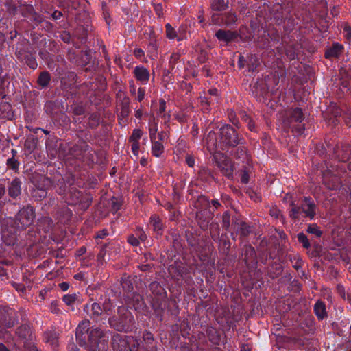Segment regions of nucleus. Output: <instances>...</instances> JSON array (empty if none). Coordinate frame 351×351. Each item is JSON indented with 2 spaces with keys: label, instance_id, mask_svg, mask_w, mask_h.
<instances>
[{
  "label": "nucleus",
  "instance_id": "obj_1",
  "mask_svg": "<svg viewBox=\"0 0 351 351\" xmlns=\"http://www.w3.org/2000/svg\"><path fill=\"white\" fill-rule=\"evenodd\" d=\"M90 322H80L75 330L76 341L87 351H108V336L99 328L90 329Z\"/></svg>",
  "mask_w": 351,
  "mask_h": 351
},
{
  "label": "nucleus",
  "instance_id": "obj_2",
  "mask_svg": "<svg viewBox=\"0 0 351 351\" xmlns=\"http://www.w3.org/2000/svg\"><path fill=\"white\" fill-rule=\"evenodd\" d=\"M217 134L218 137L215 131L210 130L205 138L207 149L210 154L217 146L223 150H228L237 145L245 144V138L230 124L221 126Z\"/></svg>",
  "mask_w": 351,
  "mask_h": 351
},
{
  "label": "nucleus",
  "instance_id": "obj_3",
  "mask_svg": "<svg viewBox=\"0 0 351 351\" xmlns=\"http://www.w3.org/2000/svg\"><path fill=\"white\" fill-rule=\"evenodd\" d=\"M289 206V216L295 221L299 220L301 216L313 220L317 214V204L309 196L302 197L299 204H295L294 201L291 200Z\"/></svg>",
  "mask_w": 351,
  "mask_h": 351
},
{
  "label": "nucleus",
  "instance_id": "obj_4",
  "mask_svg": "<svg viewBox=\"0 0 351 351\" xmlns=\"http://www.w3.org/2000/svg\"><path fill=\"white\" fill-rule=\"evenodd\" d=\"M66 156L77 160L89 167H93L96 162L95 152L85 141H80L73 145H69Z\"/></svg>",
  "mask_w": 351,
  "mask_h": 351
},
{
  "label": "nucleus",
  "instance_id": "obj_5",
  "mask_svg": "<svg viewBox=\"0 0 351 351\" xmlns=\"http://www.w3.org/2000/svg\"><path fill=\"white\" fill-rule=\"evenodd\" d=\"M110 327L121 332H132L136 327V321L132 313L125 306L117 308V316L108 318Z\"/></svg>",
  "mask_w": 351,
  "mask_h": 351
},
{
  "label": "nucleus",
  "instance_id": "obj_6",
  "mask_svg": "<svg viewBox=\"0 0 351 351\" xmlns=\"http://www.w3.org/2000/svg\"><path fill=\"white\" fill-rule=\"evenodd\" d=\"M152 293V306L156 317L162 321L164 311L167 302V293L165 288L157 281L152 282L149 285Z\"/></svg>",
  "mask_w": 351,
  "mask_h": 351
},
{
  "label": "nucleus",
  "instance_id": "obj_7",
  "mask_svg": "<svg viewBox=\"0 0 351 351\" xmlns=\"http://www.w3.org/2000/svg\"><path fill=\"white\" fill-rule=\"evenodd\" d=\"M304 117L301 108L292 107L287 110L283 118V125L291 130L297 136L302 135L305 130Z\"/></svg>",
  "mask_w": 351,
  "mask_h": 351
},
{
  "label": "nucleus",
  "instance_id": "obj_8",
  "mask_svg": "<svg viewBox=\"0 0 351 351\" xmlns=\"http://www.w3.org/2000/svg\"><path fill=\"white\" fill-rule=\"evenodd\" d=\"M238 15L232 10L210 14L209 25L234 28L237 26Z\"/></svg>",
  "mask_w": 351,
  "mask_h": 351
},
{
  "label": "nucleus",
  "instance_id": "obj_9",
  "mask_svg": "<svg viewBox=\"0 0 351 351\" xmlns=\"http://www.w3.org/2000/svg\"><path fill=\"white\" fill-rule=\"evenodd\" d=\"M36 211L34 206L28 204L23 206L15 215V223L22 230L29 227L34 221Z\"/></svg>",
  "mask_w": 351,
  "mask_h": 351
},
{
  "label": "nucleus",
  "instance_id": "obj_10",
  "mask_svg": "<svg viewBox=\"0 0 351 351\" xmlns=\"http://www.w3.org/2000/svg\"><path fill=\"white\" fill-rule=\"evenodd\" d=\"M294 0H283L282 3L274 4L271 14L276 23L278 25L283 23L285 17L289 15L295 7Z\"/></svg>",
  "mask_w": 351,
  "mask_h": 351
},
{
  "label": "nucleus",
  "instance_id": "obj_11",
  "mask_svg": "<svg viewBox=\"0 0 351 351\" xmlns=\"http://www.w3.org/2000/svg\"><path fill=\"white\" fill-rule=\"evenodd\" d=\"M84 183L75 178L73 174H66L64 178H60L57 181L55 188L56 193L60 195H66L69 189L73 186L82 187Z\"/></svg>",
  "mask_w": 351,
  "mask_h": 351
},
{
  "label": "nucleus",
  "instance_id": "obj_12",
  "mask_svg": "<svg viewBox=\"0 0 351 351\" xmlns=\"http://www.w3.org/2000/svg\"><path fill=\"white\" fill-rule=\"evenodd\" d=\"M86 3H82L80 0H59L60 7L71 15H77L81 12H86L89 2L84 0Z\"/></svg>",
  "mask_w": 351,
  "mask_h": 351
},
{
  "label": "nucleus",
  "instance_id": "obj_13",
  "mask_svg": "<svg viewBox=\"0 0 351 351\" xmlns=\"http://www.w3.org/2000/svg\"><path fill=\"white\" fill-rule=\"evenodd\" d=\"M20 14L22 16L27 19V21L31 23L34 28L43 21V16L36 12L32 5L27 4L25 1L22 3Z\"/></svg>",
  "mask_w": 351,
  "mask_h": 351
},
{
  "label": "nucleus",
  "instance_id": "obj_14",
  "mask_svg": "<svg viewBox=\"0 0 351 351\" xmlns=\"http://www.w3.org/2000/svg\"><path fill=\"white\" fill-rule=\"evenodd\" d=\"M326 170L321 169L322 173V183L329 190H337L341 186V180L340 178L332 173L329 169L328 165L326 162Z\"/></svg>",
  "mask_w": 351,
  "mask_h": 351
},
{
  "label": "nucleus",
  "instance_id": "obj_15",
  "mask_svg": "<svg viewBox=\"0 0 351 351\" xmlns=\"http://www.w3.org/2000/svg\"><path fill=\"white\" fill-rule=\"evenodd\" d=\"M241 259L249 269H255L258 261L254 247L251 245H245L241 249Z\"/></svg>",
  "mask_w": 351,
  "mask_h": 351
},
{
  "label": "nucleus",
  "instance_id": "obj_16",
  "mask_svg": "<svg viewBox=\"0 0 351 351\" xmlns=\"http://www.w3.org/2000/svg\"><path fill=\"white\" fill-rule=\"evenodd\" d=\"M147 240V235L141 226H136L133 232L130 233L126 237L127 243L134 248L139 247L141 243H143Z\"/></svg>",
  "mask_w": 351,
  "mask_h": 351
},
{
  "label": "nucleus",
  "instance_id": "obj_17",
  "mask_svg": "<svg viewBox=\"0 0 351 351\" xmlns=\"http://www.w3.org/2000/svg\"><path fill=\"white\" fill-rule=\"evenodd\" d=\"M51 184L50 179L46 177L41 178L40 183L35 184L31 191L32 197L35 201H40L47 195L48 187Z\"/></svg>",
  "mask_w": 351,
  "mask_h": 351
},
{
  "label": "nucleus",
  "instance_id": "obj_18",
  "mask_svg": "<svg viewBox=\"0 0 351 351\" xmlns=\"http://www.w3.org/2000/svg\"><path fill=\"white\" fill-rule=\"evenodd\" d=\"M217 167L221 173L228 179H233L234 165L231 160L222 156L221 160H218L217 156H214Z\"/></svg>",
  "mask_w": 351,
  "mask_h": 351
},
{
  "label": "nucleus",
  "instance_id": "obj_19",
  "mask_svg": "<svg viewBox=\"0 0 351 351\" xmlns=\"http://www.w3.org/2000/svg\"><path fill=\"white\" fill-rule=\"evenodd\" d=\"M84 311L93 321L98 322L105 321L101 304L98 302L87 303L84 306Z\"/></svg>",
  "mask_w": 351,
  "mask_h": 351
},
{
  "label": "nucleus",
  "instance_id": "obj_20",
  "mask_svg": "<svg viewBox=\"0 0 351 351\" xmlns=\"http://www.w3.org/2000/svg\"><path fill=\"white\" fill-rule=\"evenodd\" d=\"M168 271L172 278L176 282L182 280L188 274V269L181 261H175L169 266Z\"/></svg>",
  "mask_w": 351,
  "mask_h": 351
},
{
  "label": "nucleus",
  "instance_id": "obj_21",
  "mask_svg": "<svg viewBox=\"0 0 351 351\" xmlns=\"http://www.w3.org/2000/svg\"><path fill=\"white\" fill-rule=\"evenodd\" d=\"M215 36L221 45H228L240 37V35L236 31L219 29L215 32Z\"/></svg>",
  "mask_w": 351,
  "mask_h": 351
},
{
  "label": "nucleus",
  "instance_id": "obj_22",
  "mask_svg": "<svg viewBox=\"0 0 351 351\" xmlns=\"http://www.w3.org/2000/svg\"><path fill=\"white\" fill-rule=\"evenodd\" d=\"M126 308L135 309L136 311L143 310L145 307V302L143 296L137 293L133 292L127 295L125 298Z\"/></svg>",
  "mask_w": 351,
  "mask_h": 351
},
{
  "label": "nucleus",
  "instance_id": "obj_23",
  "mask_svg": "<svg viewBox=\"0 0 351 351\" xmlns=\"http://www.w3.org/2000/svg\"><path fill=\"white\" fill-rule=\"evenodd\" d=\"M142 344H145L143 339H138L137 337H126L125 341H123L119 346L124 347V351H141Z\"/></svg>",
  "mask_w": 351,
  "mask_h": 351
},
{
  "label": "nucleus",
  "instance_id": "obj_24",
  "mask_svg": "<svg viewBox=\"0 0 351 351\" xmlns=\"http://www.w3.org/2000/svg\"><path fill=\"white\" fill-rule=\"evenodd\" d=\"M1 239L7 245L13 246L18 242L17 229L15 227H7L2 230Z\"/></svg>",
  "mask_w": 351,
  "mask_h": 351
},
{
  "label": "nucleus",
  "instance_id": "obj_25",
  "mask_svg": "<svg viewBox=\"0 0 351 351\" xmlns=\"http://www.w3.org/2000/svg\"><path fill=\"white\" fill-rule=\"evenodd\" d=\"M334 156L339 161L346 162L351 160V145L343 144L341 146L337 145L334 148Z\"/></svg>",
  "mask_w": 351,
  "mask_h": 351
},
{
  "label": "nucleus",
  "instance_id": "obj_26",
  "mask_svg": "<svg viewBox=\"0 0 351 351\" xmlns=\"http://www.w3.org/2000/svg\"><path fill=\"white\" fill-rule=\"evenodd\" d=\"M235 232H232L231 236L232 239L235 240L236 236L237 234L240 235V237L242 239L247 237L250 234L252 233L253 226L249 225L245 221H238L235 223L234 226Z\"/></svg>",
  "mask_w": 351,
  "mask_h": 351
},
{
  "label": "nucleus",
  "instance_id": "obj_27",
  "mask_svg": "<svg viewBox=\"0 0 351 351\" xmlns=\"http://www.w3.org/2000/svg\"><path fill=\"white\" fill-rule=\"evenodd\" d=\"M117 98L119 99V106L121 110L119 117L122 119L126 118L130 112V98L124 93H122L121 90H119L117 93Z\"/></svg>",
  "mask_w": 351,
  "mask_h": 351
},
{
  "label": "nucleus",
  "instance_id": "obj_28",
  "mask_svg": "<svg viewBox=\"0 0 351 351\" xmlns=\"http://www.w3.org/2000/svg\"><path fill=\"white\" fill-rule=\"evenodd\" d=\"M343 50L344 46L342 44L334 42L326 49L324 58L328 60L339 58L343 53Z\"/></svg>",
  "mask_w": 351,
  "mask_h": 351
},
{
  "label": "nucleus",
  "instance_id": "obj_29",
  "mask_svg": "<svg viewBox=\"0 0 351 351\" xmlns=\"http://www.w3.org/2000/svg\"><path fill=\"white\" fill-rule=\"evenodd\" d=\"M149 224L153 232L157 236H162L165 228V222L157 214H152L149 217Z\"/></svg>",
  "mask_w": 351,
  "mask_h": 351
},
{
  "label": "nucleus",
  "instance_id": "obj_30",
  "mask_svg": "<svg viewBox=\"0 0 351 351\" xmlns=\"http://www.w3.org/2000/svg\"><path fill=\"white\" fill-rule=\"evenodd\" d=\"M21 184L22 182L19 178L8 182L7 188L9 197L13 199H17L21 194Z\"/></svg>",
  "mask_w": 351,
  "mask_h": 351
},
{
  "label": "nucleus",
  "instance_id": "obj_31",
  "mask_svg": "<svg viewBox=\"0 0 351 351\" xmlns=\"http://www.w3.org/2000/svg\"><path fill=\"white\" fill-rule=\"evenodd\" d=\"M63 108V102L61 100H48L44 106L45 112L50 116H53L58 113Z\"/></svg>",
  "mask_w": 351,
  "mask_h": 351
},
{
  "label": "nucleus",
  "instance_id": "obj_32",
  "mask_svg": "<svg viewBox=\"0 0 351 351\" xmlns=\"http://www.w3.org/2000/svg\"><path fill=\"white\" fill-rule=\"evenodd\" d=\"M48 43V49L49 50L51 51V45L53 44V42H51L50 40L44 38L40 41L39 43L40 49L38 51V56L45 62H49L51 60V54L49 52L47 49H45L46 47H47V45Z\"/></svg>",
  "mask_w": 351,
  "mask_h": 351
},
{
  "label": "nucleus",
  "instance_id": "obj_33",
  "mask_svg": "<svg viewBox=\"0 0 351 351\" xmlns=\"http://www.w3.org/2000/svg\"><path fill=\"white\" fill-rule=\"evenodd\" d=\"M77 187V186L71 187L64 197L65 202L69 205H77L83 196L82 192Z\"/></svg>",
  "mask_w": 351,
  "mask_h": 351
},
{
  "label": "nucleus",
  "instance_id": "obj_34",
  "mask_svg": "<svg viewBox=\"0 0 351 351\" xmlns=\"http://www.w3.org/2000/svg\"><path fill=\"white\" fill-rule=\"evenodd\" d=\"M339 75L341 88L349 90L351 84V69L341 67Z\"/></svg>",
  "mask_w": 351,
  "mask_h": 351
},
{
  "label": "nucleus",
  "instance_id": "obj_35",
  "mask_svg": "<svg viewBox=\"0 0 351 351\" xmlns=\"http://www.w3.org/2000/svg\"><path fill=\"white\" fill-rule=\"evenodd\" d=\"M134 77L142 84H147L149 80V71L143 66H136L133 71Z\"/></svg>",
  "mask_w": 351,
  "mask_h": 351
},
{
  "label": "nucleus",
  "instance_id": "obj_36",
  "mask_svg": "<svg viewBox=\"0 0 351 351\" xmlns=\"http://www.w3.org/2000/svg\"><path fill=\"white\" fill-rule=\"evenodd\" d=\"M25 237V245H29V246L34 245V243L41 242L43 241V237L45 238V236L42 235L41 232L38 231L36 227L31 228L26 233Z\"/></svg>",
  "mask_w": 351,
  "mask_h": 351
},
{
  "label": "nucleus",
  "instance_id": "obj_37",
  "mask_svg": "<svg viewBox=\"0 0 351 351\" xmlns=\"http://www.w3.org/2000/svg\"><path fill=\"white\" fill-rule=\"evenodd\" d=\"M62 301L66 305L71 308V310L75 311L74 306L82 303L83 299L80 293H67L62 296Z\"/></svg>",
  "mask_w": 351,
  "mask_h": 351
},
{
  "label": "nucleus",
  "instance_id": "obj_38",
  "mask_svg": "<svg viewBox=\"0 0 351 351\" xmlns=\"http://www.w3.org/2000/svg\"><path fill=\"white\" fill-rule=\"evenodd\" d=\"M143 340L145 344H142L141 351H157L154 336L150 332L147 330L143 332Z\"/></svg>",
  "mask_w": 351,
  "mask_h": 351
},
{
  "label": "nucleus",
  "instance_id": "obj_39",
  "mask_svg": "<svg viewBox=\"0 0 351 351\" xmlns=\"http://www.w3.org/2000/svg\"><path fill=\"white\" fill-rule=\"evenodd\" d=\"M53 226V221L49 217H43L38 219L36 224V229L41 232L42 235L49 232Z\"/></svg>",
  "mask_w": 351,
  "mask_h": 351
},
{
  "label": "nucleus",
  "instance_id": "obj_40",
  "mask_svg": "<svg viewBox=\"0 0 351 351\" xmlns=\"http://www.w3.org/2000/svg\"><path fill=\"white\" fill-rule=\"evenodd\" d=\"M137 278L136 276H132L124 274L121 277L120 281L123 290L125 292H132L134 289V283Z\"/></svg>",
  "mask_w": 351,
  "mask_h": 351
},
{
  "label": "nucleus",
  "instance_id": "obj_41",
  "mask_svg": "<svg viewBox=\"0 0 351 351\" xmlns=\"http://www.w3.org/2000/svg\"><path fill=\"white\" fill-rule=\"evenodd\" d=\"M167 240L170 241L175 252H178L182 250L184 241L179 234L175 232H170Z\"/></svg>",
  "mask_w": 351,
  "mask_h": 351
},
{
  "label": "nucleus",
  "instance_id": "obj_42",
  "mask_svg": "<svg viewBox=\"0 0 351 351\" xmlns=\"http://www.w3.org/2000/svg\"><path fill=\"white\" fill-rule=\"evenodd\" d=\"M313 311L318 320H323L328 317L324 302L318 300L313 306Z\"/></svg>",
  "mask_w": 351,
  "mask_h": 351
},
{
  "label": "nucleus",
  "instance_id": "obj_43",
  "mask_svg": "<svg viewBox=\"0 0 351 351\" xmlns=\"http://www.w3.org/2000/svg\"><path fill=\"white\" fill-rule=\"evenodd\" d=\"M51 81L50 73L47 71H41L36 80V84L39 89H45L48 88Z\"/></svg>",
  "mask_w": 351,
  "mask_h": 351
},
{
  "label": "nucleus",
  "instance_id": "obj_44",
  "mask_svg": "<svg viewBox=\"0 0 351 351\" xmlns=\"http://www.w3.org/2000/svg\"><path fill=\"white\" fill-rule=\"evenodd\" d=\"M101 123V116L98 112L90 113L84 126L92 130L96 129Z\"/></svg>",
  "mask_w": 351,
  "mask_h": 351
},
{
  "label": "nucleus",
  "instance_id": "obj_45",
  "mask_svg": "<svg viewBox=\"0 0 351 351\" xmlns=\"http://www.w3.org/2000/svg\"><path fill=\"white\" fill-rule=\"evenodd\" d=\"M237 217H232L231 213L229 210L225 211L221 216V226L222 228L225 230H229L231 222L234 226L237 222Z\"/></svg>",
  "mask_w": 351,
  "mask_h": 351
},
{
  "label": "nucleus",
  "instance_id": "obj_46",
  "mask_svg": "<svg viewBox=\"0 0 351 351\" xmlns=\"http://www.w3.org/2000/svg\"><path fill=\"white\" fill-rule=\"evenodd\" d=\"M58 142L54 138H48L45 142L46 149L51 158H55L58 154Z\"/></svg>",
  "mask_w": 351,
  "mask_h": 351
},
{
  "label": "nucleus",
  "instance_id": "obj_47",
  "mask_svg": "<svg viewBox=\"0 0 351 351\" xmlns=\"http://www.w3.org/2000/svg\"><path fill=\"white\" fill-rule=\"evenodd\" d=\"M193 206L198 210H206L210 208V200L204 195H198L193 201Z\"/></svg>",
  "mask_w": 351,
  "mask_h": 351
},
{
  "label": "nucleus",
  "instance_id": "obj_48",
  "mask_svg": "<svg viewBox=\"0 0 351 351\" xmlns=\"http://www.w3.org/2000/svg\"><path fill=\"white\" fill-rule=\"evenodd\" d=\"M16 335L21 339L27 341L31 336V329L28 324H21L15 332Z\"/></svg>",
  "mask_w": 351,
  "mask_h": 351
},
{
  "label": "nucleus",
  "instance_id": "obj_49",
  "mask_svg": "<svg viewBox=\"0 0 351 351\" xmlns=\"http://www.w3.org/2000/svg\"><path fill=\"white\" fill-rule=\"evenodd\" d=\"M219 243V248L224 253L228 254L231 247V243L227 233L221 234L219 239L216 241Z\"/></svg>",
  "mask_w": 351,
  "mask_h": 351
},
{
  "label": "nucleus",
  "instance_id": "obj_50",
  "mask_svg": "<svg viewBox=\"0 0 351 351\" xmlns=\"http://www.w3.org/2000/svg\"><path fill=\"white\" fill-rule=\"evenodd\" d=\"M44 339L46 342L50 343L54 348L58 346L59 334L55 330L45 332L44 334Z\"/></svg>",
  "mask_w": 351,
  "mask_h": 351
},
{
  "label": "nucleus",
  "instance_id": "obj_51",
  "mask_svg": "<svg viewBox=\"0 0 351 351\" xmlns=\"http://www.w3.org/2000/svg\"><path fill=\"white\" fill-rule=\"evenodd\" d=\"M151 143H152V148H151L152 154L156 158L160 157L165 150L163 144L161 142H160L159 141H157L156 139L151 140Z\"/></svg>",
  "mask_w": 351,
  "mask_h": 351
},
{
  "label": "nucleus",
  "instance_id": "obj_52",
  "mask_svg": "<svg viewBox=\"0 0 351 351\" xmlns=\"http://www.w3.org/2000/svg\"><path fill=\"white\" fill-rule=\"evenodd\" d=\"M282 271L283 268L280 263L273 262L268 269V274L270 278L275 279L282 274Z\"/></svg>",
  "mask_w": 351,
  "mask_h": 351
},
{
  "label": "nucleus",
  "instance_id": "obj_53",
  "mask_svg": "<svg viewBox=\"0 0 351 351\" xmlns=\"http://www.w3.org/2000/svg\"><path fill=\"white\" fill-rule=\"evenodd\" d=\"M285 54L290 60H295L299 53V49L296 43L286 45Z\"/></svg>",
  "mask_w": 351,
  "mask_h": 351
},
{
  "label": "nucleus",
  "instance_id": "obj_54",
  "mask_svg": "<svg viewBox=\"0 0 351 351\" xmlns=\"http://www.w3.org/2000/svg\"><path fill=\"white\" fill-rule=\"evenodd\" d=\"M61 223H66L70 221L73 213L71 209L66 206L60 208L58 212Z\"/></svg>",
  "mask_w": 351,
  "mask_h": 351
},
{
  "label": "nucleus",
  "instance_id": "obj_55",
  "mask_svg": "<svg viewBox=\"0 0 351 351\" xmlns=\"http://www.w3.org/2000/svg\"><path fill=\"white\" fill-rule=\"evenodd\" d=\"M209 341L214 345H219L221 342V334L214 328H209L206 330Z\"/></svg>",
  "mask_w": 351,
  "mask_h": 351
},
{
  "label": "nucleus",
  "instance_id": "obj_56",
  "mask_svg": "<svg viewBox=\"0 0 351 351\" xmlns=\"http://www.w3.org/2000/svg\"><path fill=\"white\" fill-rule=\"evenodd\" d=\"M283 23H285L284 31L287 34H290L294 29L298 22L290 14L285 17Z\"/></svg>",
  "mask_w": 351,
  "mask_h": 351
},
{
  "label": "nucleus",
  "instance_id": "obj_57",
  "mask_svg": "<svg viewBox=\"0 0 351 351\" xmlns=\"http://www.w3.org/2000/svg\"><path fill=\"white\" fill-rule=\"evenodd\" d=\"M22 3L23 1L20 0H11L10 1H8L6 3V6L10 14L15 15L18 12L20 13Z\"/></svg>",
  "mask_w": 351,
  "mask_h": 351
},
{
  "label": "nucleus",
  "instance_id": "obj_58",
  "mask_svg": "<svg viewBox=\"0 0 351 351\" xmlns=\"http://www.w3.org/2000/svg\"><path fill=\"white\" fill-rule=\"evenodd\" d=\"M228 7V2L225 0H211L210 8L213 11L222 12L226 10Z\"/></svg>",
  "mask_w": 351,
  "mask_h": 351
},
{
  "label": "nucleus",
  "instance_id": "obj_59",
  "mask_svg": "<svg viewBox=\"0 0 351 351\" xmlns=\"http://www.w3.org/2000/svg\"><path fill=\"white\" fill-rule=\"evenodd\" d=\"M12 326L6 322L5 314L0 309V339L3 337L5 329L11 328Z\"/></svg>",
  "mask_w": 351,
  "mask_h": 351
},
{
  "label": "nucleus",
  "instance_id": "obj_60",
  "mask_svg": "<svg viewBox=\"0 0 351 351\" xmlns=\"http://www.w3.org/2000/svg\"><path fill=\"white\" fill-rule=\"evenodd\" d=\"M237 149L232 154L233 156L237 159L245 160L247 158V149L245 147V144L237 145Z\"/></svg>",
  "mask_w": 351,
  "mask_h": 351
},
{
  "label": "nucleus",
  "instance_id": "obj_61",
  "mask_svg": "<svg viewBox=\"0 0 351 351\" xmlns=\"http://www.w3.org/2000/svg\"><path fill=\"white\" fill-rule=\"evenodd\" d=\"M165 27L166 36L169 39L172 40V39L176 38L177 40H178V41L182 40V38L178 36L177 32L175 30V29L172 27V25L170 23H167L165 25Z\"/></svg>",
  "mask_w": 351,
  "mask_h": 351
},
{
  "label": "nucleus",
  "instance_id": "obj_62",
  "mask_svg": "<svg viewBox=\"0 0 351 351\" xmlns=\"http://www.w3.org/2000/svg\"><path fill=\"white\" fill-rule=\"evenodd\" d=\"M23 63L27 64L32 70H35L38 67L37 60L31 52L26 55Z\"/></svg>",
  "mask_w": 351,
  "mask_h": 351
},
{
  "label": "nucleus",
  "instance_id": "obj_63",
  "mask_svg": "<svg viewBox=\"0 0 351 351\" xmlns=\"http://www.w3.org/2000/svg\"><path fill=\"white\" fill-rule=\"evenodd\" d=\"M306 232L308 234H314L317 238L322 236L323 232L317 223H309L307 226Z\"/></svg>",
  "mask_w": 351,
  "mask_h": 351
},
{
  "label": "nucleus",
  "instance_id": "obj_64",
  "mask_svg": "<svg viewBox=\"0 0 351 351\" xmlns=\"http://www.w3.org/2000/svg\"><path fill=\"white\" fill-rule=\"evenodd\" d=\"M210 234L214 241H217L219 239L220 228L217 223H211L210 225Z\"/></svg>",
  "mask_w": 351,
  "mask_h": 351
}]
</instances>
